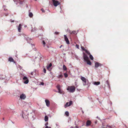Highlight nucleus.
<instances>
[{
	"instance_id": "1",
	"label": "nucleus",
	"mask_w": 128,
	"mask_h": 128,
	"mask_svg": "<svg viewBox=\"0 0 128 128\" xmlns=\"http://www.w3.org/2000/svg\"><path fill=\"white\" fill-rule=\"evenodd\" d=\"M67 89L69 92H73L75 91V87L74 86H68Z\"/></svg>"
},
{
	"instance_id": "2",
	"label": "nucleus",
	"mask_w": 128,
	"mask_h": 128,
	"mask_svg": "<svg viewBox=\"0 0 128 128\" xmlns=\"http://www.w3.org/2000/svg\"><path fill=\"white\" fill-rule=\"evenodd\" d=\"M56 88L58 90V92L60 94H64V92L60 88V85L58 84L56 86Z\"/></svg>"
},
{
	"instance_id": "3",
	"label": "nucleus",
	"mask_w": 128,
	"mask_h": 128,
	"mask_svg": "<svg viewBox=\"0 0 128 128\" xmlns=\"http://www.w3.org/2000/svg\"><path fill=\"white\" fill-rule=\"evenodd\" d=\"M53 4L55 6H56L60 4V3L58 1L55 0H52Z\"/></svg>"
},
{
	"instance_id": "4",
	"label": "nucleus",
	"mask_w": 128,
	"mask_h": 128,
	"mask_svg": "<svg viewBox=\"0 0 128 128\" xmlns=\"http://www.w3.org/2000/svg\"><path fill=\"white\" fill-rule=\"evenodd\" d=\"M72 104V101H70L69 103L68 102H66L64 106V108H66L68 106H70Z\"/></svg>"
},
{
	"instance_id": "5",
	"label": "nucleus",
	"mask_w": 128,
	"mask_h": 128,
	"mask_svg": "<svg viewBox=\"0 0 128 128\" xmlns=\"http://www.w3.org/2000/svg\"><path fill=\"white\" fill-rule=\"evenodd\" d=\"M24 80V83L25 84H27L29 82L28 80V78L25 76H24L23 78Z\"/></svg>"
},
{
	"instance_id": "6",
	"label": "nucleus",
	"mask_w": 128,
	"mask_h": 128,
	"mask_svg": "<svg viewBox=\"0 0 128 128\" xmlns=\"http://www.w3.org/2000/svg\"><path fill=\"white\" fill-rule=\"evenodd\" d=\"M83 58L84 60L85 61L86 60H87L88 59H89L88 58L87 56V55L85 53H83Z\"/></svg>"
},
{
	"instance_id": "7",
	"label": "nucleus",
	"mask_w": 128,
	"mask_h": 128,
	"mask_svg": "<svg viewBox=\"0 0 128 128\" xmlns=\"http://www.w3.org/2000/svg\"><path fill=\"white\" fill-rule=\"evenodd\" d=\"M81 79L82 80V81L83 82H84V85H86V79L84 77L82 76L81 77Z\"/></svg>"
},
{
	"instance_id": "8",
	"label": "nucleus",
	"mask_w": 128,
	"mask_h": 128,
	"mask_svg": "<svg viewBox=\"0 0 128 128\" xmlns=\"http://www.w3.org/2000/svg\"><path fill=\"white\" fill-rule=\"evenodd\" d=\"M64 37L65 40L66 41V43L68 44H69L70 42H69V41L68 40V38H67V36H66V35H64Z\"/></svg>"
},
{
	"instance_id": "9",
	"label": "nucleus",
	"mask_w": 128,
	"mask_h": 128,
	"mask_svg": "<svg viewBox=\"0 0 128 128\" xmlns=\"http://www.w3.org/2000/svg\"><path fill=\"white\" fill-rule=\"evenodd\" d=\"M81 48L84 51L86 52L88 54H90V53L87 50L85 49L82 46H81Z\"/></svg>"
},
{
	"instance_id": "10",
	"label": "nucleus",
	"mask_w": 128,
	"mask_h": 128,
	"mask_svg": "<svg viewBox=\"0 0 128 128\" xmlns=\"http://www.w3.org/2000/svg\"><path fill=\"white\" fill-rule=\"evenodd\" d=\"M26 97L25 95L24 94H21L20 96V98L22 100L26 98Z\"/></svg>"
},
{
	"instance_id": "11",
	"label": "nucleus",
	"mask_w": 128,
	"mask_h": 128,
	"mask_svg": "<svg viewBox=\"0 0 128 128\" xmlns=\"http://www.w3.org/2000/svg\"><path fill=\"white\" fill-rule=\"evenodd\" d=\"M101 64H100L98 62H96L95 63V66L96 68H97L99 66H101Z\"/></svg>"
},
{
	"instance_id": "12",
	"label": "nucleus",
	"mask_w": 128,
	"mask_h": 128,
	"mask_svg": "<svg viewBox=\"0 0 128 128\" xmlns=\"http://www.w3.org/2000/svg\"><path fill=\"white\" fill-rule=\"evenodd\" d=\"M46 106H49L50 105V102L48 100H45Z\"/></svg>"
},
{
	"instance_id": "13",
	"label": "nucleus",
	"mask_w": 128,
	"mask_h": 128,
	"mask_svg": "<svg viewBox=\"0 0 128 128\" xmlns=\"http://www.w3.org/2000/svg\"><path fill=\"white\" fill-rule=\"evenodd\" d=\"M52 64L51 63H50V64L49 65L47 66V69L50 71L51 70V69L50 68L52 66Z\"/></svg>"
},
{
	"instance_id": "14",
	"label": "nucleus",
	"mask_w": 128,
	"mask_h": 128,
	"mask_svg": "<svg viewBox=\"0 0 128 128\" xmlns=\"http://www.w3.org/2000/svg\"><path fill=\"white\" fill-rule=\"evenodd\" d=\"M22 29V25L21 24H20L18 28V31L19 32H21V30Z\"/></svg>"
},
{
	"instance_id": "15",
	"label": "nucleus",
	"mask_w": 128,
	"mask_h": 128,
	"mask_svg": "<svg viewBox=\"0 0 128 128\" xmlns=\"http://www.w3.org/2000/svg\"><path fill=\"white\" fill-rule=\"evenodd\" d=\"M91 124V122L90 120H88L87 121L86 124V126H90Z\"/></svg>"
},
{
	"instance_id": "16",
	"label": "nucleus",
	"mask_w": 128,
	"mask_h": 128,
	"mask_svg": "<svg viewBox=\"0 0 128 128\" xmlns=\"http://www.w3.org/2000/svg\"><path fill=\"white\" fill-rule=\"evenodd\" d=\"M85 61L87 62V64L89 65H91V62L89 60V59L88 60H86Z\"/></svg>"
},
{
	"instance_id": "17",
	"label": "nucleus",
	"mask_w": 128,
	"mask_h": 128,
	"mask_svg": "<svg viewBox=\"0 0 128 128\" xmlns=\"http://www.w3.org/2000/svg\"><path fill=\"white\" fill-rule=\"evenodd\" d=\"M70 34H77V32H76V31H73L71 32H70Z\"/></svg>"
},
{
	"instance_id": "18",
	"label": "nucleus",
	"mask_w": 128,
	"mask_h": 128,
	"mask_svg": "<svg viewBox=\"0 0 128 128\" xmlns=\"http://www.w3.org/2000/svg\"><path fill=\"white\" fill-rule=\"evenodd\" d=\"M8 60L10 62H14V59L12 57H10L9 58Z\"/></svg>"
},
{
	"instance_id": "19",
	"label": "nucleus",
	"mask_w": 128,
	"mask_h": 128,
	"mask_svg": "<svg viewBox=\"0 0 128 128\" xmlns=\"http://www.w3.org/2000/svg\"><path fill=\"white\" fill-rule=\"evenodd\" d=\"M100 84V82H95L94 83V84L96 85H98Z\"/></svg>"
},
{
	"instance_id": "20",
	"label": "nucleus",
	"mask_w": 128,
	"mask_h": 128,
	"mask_svg": "<svg viewBox=\"0 0 128 128\" xmlns=\"http://www.w3.org/2000/svg\"><path fill=\"white\" fill-rule=\"evenodd\" d=\"M48 118L47 116H46L44 118V120L45 121H48Z\"/></svg>"
},
{
	"instance_id": "21",
	"label": "nucleus",
	"mask_w": 128,
	"mask_h": 128,
	"mask_svg": "<svg viewBox=\"0 0 128 128\" xmlns=\"http://www.w3.org/2000/svg\"><path fill=\"white\" fill-rule=\"evenodd\" d=\"M63 70H67V68L66 66L64 65L63 66Z\"/></svg>"
},
{
	"instance_id": "22",
	"label": "nucleus",
	"mask_w": 128,
	"mask_h": 128,
	"mask_svg": "<svg viewBox=\"0 0 128 128\" xmlns=\"http://www.w3.org/2000/svg\"><path fill=\"white\" fill-rule=\"evenodd\" d=\"M29 16L30 17L32 18V17L33 14L32 12H30L29 14Z\"/></svg>"
},
{
	"instance_id": "23",
	"label": "nucleus",
	"mask_w": 128,
	"mask_h": 128,
	"mask_svg": "<svg viewBox=\"0 0 128 128\" xmlns=\"http://www.w3.org/2000/svg\"><path fill=\"white\" fill-rule=\"evenodd\" d=\"M90 55V58L92 60H93L94 59V58L93 57V56H92V55H91L90 54H89Z\"/></svg>"
},
{
	"instance_id": "24",
	"label": "nucleus",
	"mask_w": 128,
	"mask_h": 128,
	"mask_svg": "<svg viewBox=\"0 0 128 128\" xmlns=\"http://www.w3.org/2000/svg\"><path fill=\"white\" fill-rule=\"evenodd\" d=\"M65 114L66 116H69V113L68 112H67V111L65 113Z\"/></svg>"
},
{
	"instance_id": "25",
	"label": "nucleus",
	"mask_w": 128,
	"mask_h": 128,
	"mask_svg": "<svg viewBox=\"0 0 128 128\" xmlns=\"http://www.w3.org/2000/svg\"><path fill=\"white\" fill-rule=\"evenodd\" d=\"M64 77L65 78H67L68 76V75L66 73H65L64 74Z\"/></svg>"
},
{
	"instance_id": "26",
	"label": "nucleus",
	"mask_w": 128,
	"mask_h": 128,
	"mask_svg": "<svg viewBox=\"0 0 128 128\" xmlns=\"http://www.w3.org/2000/svg\"><path fill=\"white\" fill-rule=\"evenodd\" d=\"M62 74H61L60 75H59L58 76V78H62Z\"/></svg>"
},
{
	"instance_id": "27",
	"label": "nucleus",
	"mask_w": 128,
	"mask_h": 128,
	"mask_svg": "<svg viewBox=\"0 0 128 128\" xmlns=\"http://www.w3.org/2000/svg\"><path fill=\"white\" fill-rule=\"evenodd\" d=\"M42 43H43V44L44 46L46 44V43H45V42H44V40H43L42 41Z\"/></svg>"
},
{
	"instance_id": "28",
	"label": "nucleus",
	"mask_w": 128,
	"mask_h": 128,
	"mask_svg": "<svg viewBox=\"0 0 128 128\" xmlns=\"http://www.w3.org/2000/svg\"><path fill=\"white\" fill-rule=\"evenodd\" d=\"M106 84H108V86H109V82L108 81V80H107L106 81Z\"/></svg>"
},
{
	"instance_id": "29",
	"label": "nucleus",
	"mask_w": 128,
	"mask_h": 128,
	"mask_svg": "<svg viewBox=\"0 0 128 128\" xmlns=\"http://www.w3.org/2000/svg\"><path fill=\"white\" fill-rule=\"evenodd\" d=\"M41 10L42 11V12H45V11L43 9V8H42Z\"/></svg>"
},
{
	"instance_id": "30",
	"label": "nucleus",
	"mask_w": 128,
	"mask_h": 128,
	"mask_svg": "<svg viewBox=\"0 0 128 128\" xmlns=\"http://www.w3.org/2000/svg\"><path fill=\"white\" fill-rule=\"evenodd\" d=\"M76 47L78 48H79V46L78 45L76 44Z\"/></svg>"
},
{
	"instance_id": "31",
	"label": "nucleus",
	"mask_w": 128,
	"mask_h": 128,
	"mask_svg": "<svg viewBox=\"0 0 128 128\" xmlns=\"http://www.w3.org/2000/svg\"><path fill=\"white\" fill-rule=\"evenodd\" d=\"M46 69L45 68H44V71L45 73H46Z\"/></svg>"
},
{
	"instance_id": "32",
	"label": "nucleus",
	"mask_w": 128,
	"mask_h": 128,
	"mask_svg": "<svg viewBox=\"0 0 128 128\" xmlns=\"http://www.w3.org/2000/svg\"><path fill=\"white\" fill-rule=\"evenodd\" d=\"M40 84L42 85H43L44 84V83L43 82H41L40 83Z\"/></svg>"
},
{
	"instance_id": "33",
	"label": "nucleus",
	"mask_w": 128,
	"mask_h": 128,
	"mask_svg": "<svg viewBox=\"0 0 128 128\" xmlns=\"http://www.w3.org/2000/svg\"><path fill=\"white\" fill-rule=\"evenodd\" d=\"M59 34V33L58 32H55V34Z\"/></svg>"
},
{
	"instance_id": "34",
	"label": "nucleus",
	"mask_w": 128,
	"mask_h": 128,
	"mask_svg": "<svg viewBox=\"0 0 128 128\" xmlns=\"http://www.w3.org/2000/svg\"><path fill=\"white\" fill-rule=\"evenodd\" d=\"M48 124V122H47L45 124V126H47V125Z\"/></svg>"
},
{
	"instance_id": "35",
	"label": "nucleus",
	"mask_w": 128,
	"mask_h": 128,
	"mask_svg": "<svg viewBox=\"0 0 128 128\" xmlns=\"http://www.w3.org/2000/svg\"><path fill=\"white\" fill-rule=\"evenodd\" d=\"M45 128H51L50 127H48V126H46Z\"/></svg>"
},
{
	"instance_id": "36",
	"label": "nucleus",
	"mask_w": 128,
	"mask_h": 128,
	"mask_svg": "<svg viewBox=\"0 0 128 128\" xmlns=\"http://www.w3.org/2000/svg\"><path fill=\"white\" fill-rule=\"evenodd\" d=\"M34 72H31V74L32 75H33V74Z\"/></svg>"
},
{
	"instance_id": "37",
	"label": "nucleus",
	"mask_w": 128,
	"mask_h": 128,
	"mask_svg": "<svg viewBox=\"0 0 128 128\" xmlns=\"http://www.w3.org/2000/svg\"><path fill=\"white\" fill-rule=\"evenodd\" d=\"M78 126H76L74 127V128H78Z\"/></svg>"
},
{
	"instance_id": "38",
	"label": "nucleus",
	"mask_w": 128,
	"mask_h": 128,
	"mask_svg": "<svg viewBox=\"0 0 128 128\" xmlns=\"http://www.w3.org/2000/svg\"><path fill=\"white\" fill-rule=\"evenodd\" d=\"M62 46V45H61L60 46V48H61V47Z\"/></svg>"
},
{
	"instance_id": "39",
	"label": "nucleus",
	"mask_w": 128,
	"mask_h": 128,
	"mask_svg": "<svg viewBox=\"0 0 128 128\" xmlns=\"http://www.w3.org/2000/svg\"><path fill=\"white\" fill-rule=\"evenodd\" d=\"M73 128V127H71L70 128Z\"/></svg>"
}]
</instances>
